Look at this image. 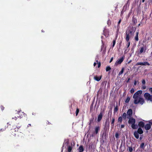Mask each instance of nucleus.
<instances>
[{
  "label": "nucleus",
  "mask_w": 152,
  "mask_h": 152,
  "mask_svg": "<svg viewBox=\"0 0 152 152\" xmlns=\"http://www.w3.org/2000/svg\"><path fill=\"white\" fill-rule=\"evenodd\" d=\"M142 93V91L139 90L134 94L133 97L134 99V104H137L138 103H140L142 105L145 102V101L143 98L140 97L138 98V97Z\"/></svg>",
  "instance_id": "f257e3e1"
},
{
  "label": "nucleus",
  "mask_w": 152,
  "mask_h": 152,
  "mask_svg": "<svg viewBox=\"0 0 152 152\" xmlns=\"http://www.w3.org/2000/svg\"><path fill=\"white\" fill-rule=\"evenodd\" d=\"M134 31L133 27H131L129 28L126 32V34L125 37L126 41H128L129 40L130 38L134 34Z\"/></svg>",
  "instance_id": "f03ea898"
},
{
  "label": "nucleus",
  "mask_w": 152,
  "mask_h": 152,
  "mask_svg": "<svg viewBox=\"0 0 152 152\" xmlns=\"http://www.w3.org/2000/svg\"><path fill=\"white\" fill-rule=\"evenodd\" d=\"M110 128V122L109 119H106L104 125L103 130L104 132L103 133V135L104 134H106V132L109 131Z\"/></svg>",
  "instance_id": "7ed1b4c3"
},
{
  "label": "nucleus",
  "mask_w": 152,
  "mask_h": 152,
  "mask_svg": "<svg viewBox=\"0 0 152 152\" xmlns=\"http://www.w3.org/2000/svg\"><path fill=\"white\" fill-rule=\"evenodd\" d=\"M144 96L145 100L152 101V95H151L150 94L145 93L144 95Z\"/></svg>",
  "instance_id": "20e7f679"
},
{
  "label": "nucleus",
  "mask_w": 152,
  "mask_h": 152,
  "mask_svg": "<svg viewBox=\"0 0 152 152\" xmlns=\"http://www.w3.org/2000/svg\"><path fill=\"white\" fill-rule=\"evenodd\" d=\"M21 125H19V126H16L17 128L12 129H11L10 133L11 134L14 136H15L17 132L18 131V129L20 128Z\"/></svg>",
  "instance_id": "39448f33"
},
{
  "label": "nucleus",
  "mask_w": 152,
  "mask_h": 152,
  "mask_svg": "<svg viewBox=\"0 0 152 152\" xmlns=\"http://www.w3.org/2000/svg\"><path fill=\"white\" fill-rule=\"evenodd\" d=\"M149 124H146L145 125V126H144L145 129L147 130H149L151 128V124L152 125V120L149 121Z\"/></svg>",
  "instance_id": "423d86ee"
},
{
  "label": "nucleus",
  "mask_w": 152,
  "mask_h": 152,
  "mask_svg": "<svg viewBox=\"0 0 152 152\" xmlns=\"http://www.w3.org/2000/svg\"><path fill=\"white\" fill-rule=\"evenodd\" d=\"M125 58V56H123L120 58L118 59L116 61L115 64L116 65L120 64L123 61Z\"/></svg>",
  "instance_id": "0eeeda50"
},
{
  "label": "nucleus",
  "mask_w": 152,
  "mask_h": 152,
  "mask_svg": "<svg viewBox=\"0 0 152 152\" xmlns=\"http://www.w3.org/2000/svg\"><path fill=\"white\" fill-rule=\"evenodd\" d=\"M132 114V110L131 109H129L127 112V118H131Z\"/></svg>",
  "instance_id": "6e6552de"
},
{
  "label": "nucleus",
  "mask_w": 152,
  "mask_h": 152,
  "mask_svg": "<svg viewBox=\"0 0 152 152\" xmlns=\"http://www.w3.org/2000/svg\"><path fill=\"white\" fill-rule=\"evenodd\" d=\"M143 65V66H149L150 65V64L148 63V62L146 61L145 62H138L136 63V65Z\"/></svg>",
  "instance_id": "1a4fd4ad"
},
{
  "label": "nucleus",
  "mask_w": 152,
  "mask_h": 152,
  "mask_svg": "<svg viewBox=\"0 0 152 152\" xmlns=\"http://www.w3.org/2000/svg\"><path fill=\"white\" fill-rule=\"evenodd\" d=\"M129 119L128 121V123L129 124H135L136 122L135 119L133 118H129Z\"/></svg>",
  "instance_id": "9d476101"
},
{
  "label": "nucleus",
  "mask_w": 152,
  "mask_h": 152,
  "mask_svg": "<svg viewBox=\"0 0 152 152\" xmlns=\"http://www.w3.org/2000/svg\"><path fill=\"white\" fill-rule=\"evenodd\" d=\"M100 127L99 126H96L95 128V131L94 132L93 134H92V136H93V135H94L95 134H97L99 131L100 130Z\"/></svg>",
  "instance_id": "9b49d317"
},
{
  "label": "nucleus",
  "mask_w": 152,
  "mask_h": 152,
  "mask_svg": "<svg viewBox=\"0 0 152 152\" xmlns=\"http://www.w3.org/2000/svg\"><path fill=\"white\" fill-rule=\"evenodd\" d=\"M126 42H127V43L126 44L127 49H126L124 51V53H126L128 52L130 50V49L129 48H128L129 47L130 45L131 42L130 40H129L128 41H126Z\"/></svg>",
  "instance_id": "f8f14e48"
},
{
  "label": "nucleus",
  "mask_w": 152,
  "mask_h": 152,
  "mask_svg": "<svg viewBox=\"0 0 152 152\" xmlns=\"http://www.w3.org/2000/svg\"><path fill=\"white\" fill-rule=\"evenodd\" d=\"M103 116V113L102 112H101L100 114L98 115L97 118V121L98 122H100Z\"/></svg>",
  "instance_id": "ddd939ff"
},
{
  "label": "nucleus",
  "mask_w": 152,
  "mask_h": 152,
  "mask_svg": "<svg viewBox=\"0 0 152 152\" xmlns=\"http://www.w3.org/2000/svg\"><path fill=\"white\" fill-rule=\"evenodd\" d=\"M103 34L106 37H108L109 35V32L105 28H104L103 31Z\"/></svg>",
  "instance_id": "4468645a"
},
{
  "label": "nucleus",
  "mask_w": 152,
  "mask_h": 152,
  "mask_svg": "<svg viewBox=\"0 0 152 152\" xmlns=\"http://www.w3.org/2000/svg\"><path fill=\"white\" fill-rule=\"evenodd\" d=\"M138 126L141 128H143L145 126V123L142 121H140L139 122Z\"/></svg>",
  "instance_id": "2eb2a0df"
},
{
  "label": "nucleus",
  "mask_w": 152,
  "mask_h": 152,
  "mask_svg": "<svg viewBox=\"0 0 152 152\" xmlns=\"http://www.w3.org/2000/svg\"><path fill=\"white\" fill-rule=\"evenodd\" d=\"M78 150L79 151V152H83V151L84 150V149L83 146L82 145H80L79 148H78Z\"/></svg>",
  "instance_id": "dca6fc26"
},
{
  "label": "nucleus",
  "mask_w": 152,
  "mask_h": 152,
  "mask_svg": "<svg viewBox=\"0 0 152 152\" xmlns=\"http://www.w3.org/2000/svg\"><path fill=\"white\" fill-rule=\"evenodd\" d=\"M121 19H120L119 20L118 22V24L117 25V32H118L119 31L120 28L119 24H120V23H121Z\"/></svg>",
  "instance_id": "f3484780"
},
{
  "label": "nucleus",
  "mask_w": 152,
  "mask_h": 152,
  "mask_svg": "<svg viewBox=\"0 0 152 152\" xmlns=\"http://www.w3.org/2000/svg\"><path fill=\"white\" fill-rule=\"evenodd\" d=\"M137 133L139 134H142L143 132V131L142 130L141 128L140 127H139L138 129L137 130Z\"/></svg>",
  "instance_id": "a211bd4d"
},
{
  "label": "nucleus",
  "mask_w": 152,
  "mask_h": 152,
  "mask_svg": "<svg viewBox=\"0 0 152 152\" xmlns=\"http://www.w3.org/2000/svg\"><path fill=\"white\" fill-rule=\"evenodd\" d=\"M132 22L134 24H136L137 23V19L133 16L132 18Z\"/></svg>",
  "instance_id": "6ab92c4d"
},
{
  "label": "nucleus",
  "mask_w": 152,
  "mask_h": 152,
  "mask_svg": "<svg viewBox=\"0 0 152 152\" xmlns=\"http://www.w3.org/2000/svg\"><path fill=\"white\" fill-rule=\"evenodd\" d=\"M94 120V117L92 118H91L89 122L88 123V125L89 126V127L90 128H91V124L93 123Z\"/></svg>",
  "instance_id": "aec40b11"
},
{
  "label": "nucleus",
  "mask_w": 152,
  "mask_h": 152,
  "mask_svg": "<svg viewBox=\"0 0 152 152\" xmlns=\"http://www.w3.org/2000/svg\"><path fill=\"white\" fill-rule=\"evenodd\" d=\"M138 134H139L137 133V131H135L134 133V136L137 139H138L139 138V135Z\"/></svg>",
  "instance_id": "412c9836"
},
{
  "label": "nucleus",
  "mask_w": 152,
  "mask_h": 152,
  "mask_svg": "<svg viewBox=\"0 0 152 152\" xmlns=\"http://www.w3.org/2000/svg\"><path fill=\"white\" fill-rule=\"evenodd\" d=\"M101 77H98L96 76L94 77V79L97 81H99L101 79Z\"/></svg>",
  "instance_id": "4be33fe9"
},
{
  "label": "nucleus",
  "mask_w": 152,
  "mask_h": 152,
  "mask_svg": "<svg viewBox=\"0 0 152 152\" xmlns=\"http://www.w3.org/2000/svg\"><path fill=\"white\" fill-rule=\"evenodd\" d=\"M115 121V118H113L112 120L111 121V125L113 127L114 126V123Z\"/></svg>",
  "instance_id": "5701e85b"
},
{
  "label": "nucleus",
  "mask_w": 152,
  "mask_h": 152,
  "mask_svg": "<svg viewBox=\"0 0 152 152\" xmlns=\"http://www.w3.org/2000/svg\"><path fill=\"white\" fill-rule=\"evenodd\" d=\"M145 144L144 142H142L140 145V148H142V150H144L145 148Z\"/></svg>",
  "instance_id": "b1692460"
},
{
  "label": "nucleus",
  "mask_w": 152,
  "mask_h": 152,
  "mask_svg": "<svg viewBox=\"0 0 152 152\" xmlns=\"http://www.w3.org/2000/svg\"><path fill=\"white\" fill-rule=\"evenodd\" d=\"M138 32H137L136 33V35L134 37L135 40L136 41H138L139 40L138 38Z\"/></svg>",
  "instance_id": "393cba45"
},
{
  "label": "nucleus",
  "mask_w": 152,
  "mask_h": 152,
  "mask_svg": "<svg viewBox=\"0 0 152 152\" xmlns=\"http://www.w3.org/2000/svg\"><path fill=\"white\" fill-rule=\"evenodd\" d=\"M131 127L133 129H136L137 128V126L135 124H132Z\"/></svg>",
  "instance_id": "a878e982"
},
{
  "label": "nucleus",
  "mask_w": 152,
  "mask_h": 152,
  "mask_svg": "<svg viewBox=\"0 0 152 152\" xmlns=\"http://www.w3.org/2000/svg\"><path fill=\"white\" fill-rule=\"evenodd\" d=\"M122 118L121 116L119 117L118 119V122H119V125H120V124H121V123L122 122Z\"/></svg>",
  "instance_id": "bb28decb"
},
{
  "label": "nucleus",
  "mask_w": 152,
  "mask_h": 152,
  "mask_svg": "<svg viewBox=\"0 0 152 152\" xmlns=\"http://www.w3.org/2000/svg\"><path fill=\"white\" fill-rule=\"evenodd\" d=\"M72 146H69L67 148L68 152H71L72 150Z\"/></svg>",
  "instance_id": "cd10ccee"
},
{
  "label": "nucleus",
  "mask_w": 152,
  "mask_h": 152,
  "mask_svg": "<svg viewBox=\"0 0 152 152\" xmlns=\"http://www.w3.org/2000/svg\"><path fill=\"white\" fill-rule=\"evenodd\" d=\"M124 68L123 67L122 69H121V71H120L119 74H118V75L119 76H120V75H121L122 74V73H123V72L124 71Z\"/></svg>",
  "instance_id": "c85d7f7f"
},
{
  "label": "nucleus",
  "mask_w": 152,
  "mask_h": 152,
  "mask_svg": "<svg viewBox=\"0 0 152 152\" xmlns=\"http://www.w3.org/2000/svg\"><path fill=\"white\" fill-rule=\"evenodd\" d=\"M118 110V106L117 105L115 106V107L114 108V113H116L117 111Z\"/></svg>",
  "instance_id": "c756f323"
},
{
  "label": "nucleus",
  "mask_w": 152,
  "mask_h": 152,
  "mask_svg": "<svg viewBox=\"0 0 152 152\" xmlns=\"http://www.w3.org/2000/svg\"><path fill=\"white\" fill-rule=\"evenodd\" d=\"M144 47H142L140 50V51H139V53L140 54L142 53L144 51Z\"/></svg>",
  "instance_id": "7c9ffc66"
},
{
  "label": "nucleus",
  "mask_w": 152,
  "mask_h": 152,
  "mask_svg": "<svg viewBox=\"0 0 152 152\" xmlns=\"http://www.w3.org/2000/svg\"><path fill=\"white\" fill-rule=\"evenodd\" d=\"M111 69V68L110 66H107L106 69V70L107 72H108Z\"/></svg>",
  "instance_id": "2f4dec72"
},
{
  "label": "nucleus",
  "mask_w": 152,
  "mask_h": 152,
  "mask_svg": "<svg viewBox=\"0 0 152 152\" xmlns=\"http://www.w3.org/2000/svg\"><path fill=\"white\" fill-rule=\"evenodd\" d=\"M130 100V98L129 96L127 97L126 99L125 100V102L128 103L129 102Z\"/></svg>",
  "instance_id": "473e14b6"
},
{
  "label": "nucleus",
  "mask_w": 152,
  "mask_h": 152,
  "mask_svg": "<svg viewBox=\"0 0 152 152\" xmlns=\"http://www.w3.org/2000/svg\"><path fill=\"white\" fill-rule=\"evenodd\" d=\"M126 115L125 113H123L122 115V117L124 119H126Z\"/></svg>",
  "instance_id": "72a5a7b5"
},
{
  "label": "nucleus",
  "mask_w": 152,
  "mask_h": 152,
  "mask_svg": "<svg viewBox=\"0 0 152 152\" xmlns=\"http://www.w3.org/2000/svg\"><path fill=\"white\" fill-rule=\"evenodd\" d=\"M79 111V109L78 108H77L76 110V112H75L76 116H77V115H78V114Z\"/></svg>",
  "instance_id": "f704fd0d"
},
{
  "label": "nucleus",
  "mask_w": 152,
  "mask_h": 152,
  "mask_svg": "<svg viewBox=\"0 0 152 152\" xmlns=\"http://www.w3.org/2000/svg\"><path fill=\"white\" fill-rule=\"evenodd\" d=\"M129 150L130 152H132L133 151V148L132 147H128Z\"/></svg>",
  "instance_id": "c9c22d12"
},
{
  "label": "nucleus",
  "mask_w": 152,
  "mask_h": 152,
  "mask_svg": "<svg viewBox=\"0 0 152 152\" xmlns=\"http://www.w3.org/2000/svg\"><path fill=\"white\" fill-rule=\"evenodd\" d=\"M116 43V39H114L113 42V47H114Z\"/></svg>",
  "instance_id": "e433bc0d"
},
{
  "label": "nucleus",
  "mask_w": 152,
  "mask_h": 152,
  "mask_svg": "<svg viewBox=\"0 0 152 152\" xmlns=\"http://www.w3.org/2000/svg\"><path fill=\"white\" fill-rule=\"evenodd\" d=\"M119 134L117 132L115 134V137L116 138L118 139L119 137Z\"/></svg>",
  "instance_id": "4c0bfd02"
},
{
  "label": "nucleus",
  "mask_w": 152,
  "mask_h": 152,
  "mask_svg": "<svg viewBox=\"0 0 152 152\" xmlns=\"http://www.w3.org/2000/svg\"><path fill=\"white\" fill-rule=\"evenodd\" d=\"M134 89L133 88H132L130 90V93L131 94H133L134 93Z\"/></svg>",
  "instance_id": "58836bf2"
},
{
  "label": "nucleus",
  "mask_w": 152,
  "mask_h": 152,
  "mask_svg": "<svg viewBox=\"0 0 152 152\" xmlns=\"http://www.w3.org/2000/svg\"><path fill=\"white\" fill-rule=\"evenodd\" d=\"M142 83L143 85H145V79H143L142 81Z\"/></svg>",
  "instance_id": "ea45409f"
},
{
  "label": "nucleus",
  "mask_w": 152,
  "mask_h": 152,
  "mask_svg": "<svg viewBox=\"0 0 152 152\" xmlns=\"http://www.w3.org/2000/svg\"><path fill=\"white\" fill-rule=\"evenodd\" d=\"M111 24V21L110 20H109L107 21V24L109 25H110Z\"/></svg>",
  "instance_id": "a19ab883"
},
{
  "label": "nucleus",
  "mask_w": 152,
  "mask_h": 152,
  "mask_svg": "<svg viewBox=\"0 0 152 152\" xmlns=\"http://www.w3.org/2000/svg\"><path fill=\"white\" fill-rule=\"evenodd\" d=\"M0 107L1 110H3L4 109V107L2 105H1Z\"/></svg>",
  "instance_id": "79ce46f5"
},
{
  "label": "nucleus",
  "mask_w": 152,
  "mask_h": 152,
  "mask_svg": "<svg viewBox=\"0 0 152 152\" xmlns=\"http://www.w3.org/2000/svg\"><path fill=\"white\" fill-rule=\"evenodd\" d=\"M97 63H98V67L99 68L101 66V63L100 62H99L98 63V62Z\"/></svg>",
  "instance_id": "37998d69"
},
{
  "label": "nucleus",
  "mask_w": 152,
  "mask_h": 152,
  "mask_svg": "<svg viewBox=\"0 0 152 152\" xmlns=\"http://www.w3.org/2000/svg\"><path fill=\"white\" fill-rule=\"evenodd\" d=\"M146 86L145 85L143 86L142 87V89H145L146 88Z\"/></svg>",
  "instance_id": "c03bdc74"
},
{
  "label": "nucleus",
  "mask_w": 152,
  "mask_h": 152,
  "mask_svg": "<svg viewBox=\"0 0 152 152\" xmlns=\"http://www.w3.org/2000/svg\"><path fill=\"white\" fill-rule=\"evenodd\" d=\"M96 62H94V66H95L96 65V64L97 63H98V60H96Z\"/></svg>",
  "instance_id": "a18cd8bd"
},
{
  "label": "nucleus",
  "mask_w": 152,
  "mask_h": 152,
  "mask_svg": "<svg viewBox=\"0 0 152 152\" xmlns=\"http://www.w3.org/2000/svg\"><path fill=\"white\" fill-rule=\"evenodd\" d=\"M149 91L151 92V93L152 94V88H149Z\"/></svg>",
  "instance_id": "49530a36"
},
{
  "label": "nucleus",
  "mask_w": 152,
  "mask_h": 152,
  "mask_svg": "<svg viewBox=\"0 0 152 152\" xmlns=\"http://www.w3.org/2000/svg\"><path fill=\"white\" fill-rule=\"evenodd\" d=\"M17 118L16 117H14V118H12V120L14 119L15 121H16L17 120Z\"/></svg>",
  "instance_id": "de8ad7c7"
},
{
  "label": "nucleus",
  "mask_w": 152,
  "mask_h": 152,
  "mask_svg": "<svg viewBox=\"0 0 152 152\" xmlns=\"http://www.w3.org/2000/svg\"><path fill=\"white\" fill-rule=\"evenodd\" d=\"M93 108V104L92 103L91 105L90 106V110H91L92 108Z\"/></svg>",
  "instance_id": "09e8293b"
},
{
  "label": "nucleus",
  "mask_w": 152,
  "mask_h": 152,
  "mask_svg": "<svg viewBox=\"0 0 152 152\" xmlns=\"http://www.w3.org/2000/svg\"><path fill=\"white\" fill-rule=\"evenodd\" d=\"M124 126H124V125H123V124L121 125V128H124Z\"/></svg>",
  "instance_id": "8fccbe9b"
},
{
  "label": "nucleus",
  "mask_w": 152,
  "mask_h": 152,
  "mask_svg": "<svg viewBox=\"0 0 152 152\" xmlns=\"http://www.w3.org/2000/svg\"><path fill=\"white\" fill-rule=\"evenodd\" d=\"M113 57H112L111 58L110 60V63H111L113 61Z\"/></svg>",
  "instance_id": "3c124183"
},
{
  "label": "nucleus",
  "mask_w": 152,
  "mask_h": 152,
  "mask_svg": "<svg viewBox=\"0 0 152 152\" xmlns=\"http://www.w3.org/2000/svg\"><path fill=\"white\" fill-rule=\"evenodd\" d=\"M137 84V81L136 80H134V85L136 86Z\"/></svg>",
  "instance_id": "603ef678"
},
{
  "label": "nucleus",
  "mask_w": 152,
  "mask_h": 152,
  "mask_svg": "<svg viewBox=\"0 0 152 152\" xmlns=\"http://www.w3.org/2000/svg\"><path fill=\"white\" fill-rule=\"evenodd\" d=\"M130 80V78H128V79H127V81H126V82L127 83L129 82V81Z\"/></svg>",
  "instance_id": "864d4df0"
},
{
  "label": "nucleus",
  "mask_w": 152,
  "mask_h": 152,
  "mask_svg": "<svg viewBox=\"0 0 152 152\" xmlns=\"http://www.w3.org/2000/svg\"><path fill=\"white\" fill-rule=\"evenodd\" d=\"M31 126V124H28L27 126L28 127H30Z\"/></svg>",
  "instance_id": "5fc2aeb1"
},
{
  "label": "nucleus",
  "mask_w": 152,
  "mask_h": 152,
  "mask_svg": "<svg viewBox=\"0 0 152 152\" xmlns=\"http://www.w3.org/2000/svg\"><path fill=\"white\" fill-rule=\"evenodd\" d=\"M142 139V137H140V140H141Z\"/></svg>",
  "instance_id": "6e6d98bb"
},
{
  "label": "nucleus",
  "mask_w": 152,
  "mask_h": 152,
  "mask_svg": "<svg viewBox=\"0 0 152 152\" xmlns=\"http://www.w3.org/2000/svg\"><path fill=\"white\" fill-rule=\"evenodd\" d=\"M48 124H51V123H50L48 121Z\"/></svg>",
  "instance_id": "4d7b16f0"
},
{
  "label": "nucleus",
  "mask_w": 152,
  "mask_h": 152,
  "mask_svg": "<svg viewBox=\"0 0 152 152\" xmlns=\"http://www.w3.org/2000/svg\"><path fill=\"white\" fill-rule=\"evenodd\" d=\"M140 25V23H139V24H138V26L139 27V26Z\"/></svg>",
  "instance_id": "13d9d810"
},
{
  "label": "nucleus",
  "mask_w": 152,
  "mask_h": 152,
  "mask_svg": "<svg viewBox=\"0 0 152 152\" xmlns=\"http://www.w3.org/2000/svg\"><path fill=\"white\" fill-rule=\"evenodd\" d=\"M145 0H142V2H144L145 1Z\"/></svg>",
  "instance_id": "bf43d9fd"
},
{
  "label": "nucleus",
  "mask_w": 152,
  "mask_h": 152,
  "mask_svg": "<svg viewBox=\"0 0 152 152\" xmlns=\"http://www.w3.org/2000/svg\"><path fill=\"white\" fill-rule=\"evenodd\" d=\"M42 32H44V31H43L42 30Z\"/></svg>",
  "instance_id": "052dcab7"
},
{
  "label": "nucleus",
  "mask_w": 152,
  "mask_h": 152,
  "mask_svg": "<svg viewBox=\"0 0 152 152\" xmlns=\"http://www.w3.org/2000/svg\"><path fill=\"white\" fill-rule=\"evenodd\" d=\"M151 56H152V52H151Z\"/></svg>",
  "instance_id": "680f3d73"
},
{
  "label": "nucleus",
  "mask_w": 152,
  "mask_h": 152,
  "mask_svg": "<svg viewBox=\"0 0 152 152\" xmlns=\"http://www.w3.org/2000/svg\"><path fill=\"white\" fill-rule=\"evenodd\" d=\"M121 13H123V12H121Z\"/></svg>",
  "instance_id": "e2e57ef3"
},
{
  "label": "nucleus",
  "mask_w": 152,
  "mask_h": 152,
  "mask_svg": "<svg viewBox=\"0 0 152 152\" xmlns=\"http://www.w3.org/2000/svg\"><path fill=\"white\" fill-rule=\"evenodd\" d=\"M121 13H123V12H121Z\"/></svg>",
  "instance_id": "0e129e2a"
},
{
  "label": "nucleus",
  "mask_w": 152,
  "mask_h": 152,
  "mask_svg": "<svg viewBox=\"0 0 152 152\" xmlns=\"http://www.w3.org/2000/svg\"><path fill=\"white\" fill-rule=\"evenodd\" d=\"M17 117H19V116H17Z\"/></svg>",
  "instance_id": "69168bd1"
}]
</instances>
